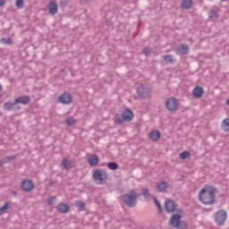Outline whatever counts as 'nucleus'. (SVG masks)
I'll use <instances>...</instances> for the list:
<instances>
[{
  "label": "nucleus",
  "mask_w": 229,
  "mask_h": 229,
  "mask_svg": "<svg viewBox=\"0 0 229 229\" xmlns=\"http://www.w3.org/2000/svg\"><path fill=\"white\" fill-rule=\"evenodd\" d=\"M216 192L217 188L206 189L203 188L199 193V199L203 205H214L216 203Z\"/></svg>",
  "instance_id": "obj_1"
},
{
  "label": "nucleus",
  "mask_w": 229,
  "mask_h": 229,
  "mask_svg": "<svg viewBox=\"0 0 229 229\" xmlns=\"http://www.w3.org/2000/svg\"><path fill=\"white\" fill-rule=\"evenodd\" d=\"M122 199L126 207L133 208V207L137 206V199H139V196L137 195V191H135V190H131L129 193L123 194Z\"/></svg>",
  "instance_id": "obj_2"
},
{
  "label": "nucleus",
  "mask_w": 229,
  "mask_h": 229,
  "mask_svg": "<svg viewBox=\"0 0 229 229\" xmlns=\"http://www.w3.org/2000/svg\"><path fill=\"white\" fill-rule=\"evenodd\" d=\"M226 219H228V213H226V210L220 209L215 213V223H216L217 226H225Z\"/></svg>",
  "instance_id": "obj_3"
},
{
  "label": "nucleus",
  "mask_w": 229,
  "mask_h": 229,
  "mask_svg": "<svg viewBox=\"0 0 229 229\" xmlns=\"http://www.w3.org/2000/svg\"><path fill=\"white\" fill-rule=\"evenodd\" d=\"M93 179L96 182H100V183H106V180H108V174H106V171L103 169H96L93 171Z\"/></svg>",
  "instance_id": "obj_4"
},
{
  "label": "nucleus",
  "mask_w": 229,
  "mask_h": 229,
  "mask_svg": "<svg viewBox=\"0 0 229 229\" xmlns=\"http://www.w3.org/2000/svg\"><path fill=\"white\" fill-rule=\"evenodd\" d=\"M177 205L174 200H166L165 202V209L167 214H173V212H178V214H183V210L176 208Z\"/></svg>",
  "instance_id": "obj_5"
},
{
  "label": "nucleus",
  "mask_w": 229,
  "mask_h": 229,
  "mask_svg": "<svg viewBox=\"0 0 229 229\" xmlns=\"http://www.w3.org/2000/svg\"><path fill=\"white\" fill-rule=\"evenodd\" d=\"M165 105L168 112H176V110H178V100L174 98H168Z\"/></svg>",
  "instance_id": "obj_6"
},
{
  "label": "nucleus",
  "mask_w": 229,
  "mask_h": 229,
  "mask_svg": "<svg viewBox=\"0 0 229 229\" xmlns=\"http://www.w3.org/2000/svg\"><path fill=\"white\" fill-rule=\"evenodd\" d=\"M169 225L173 228H180L182 225V215L178 213L174 214L169 220Z\"/></svg>",
  "instance_id": "obj_7"
},
{
  "label": "nucleus",
  "mask_w": 229,
  "mask_h": 229,
  "mask_svg": "<svg viewBox=\"0 0 229 229\" xmlns=\"http://www.w3.org/2000/svg\"><path fill=\"white\" fill-rule=\"evenodd\" d=\"M21 187L24 192H31V190L35 189V183L32 180L26 179L21 182Z\"/></svg>",
  "instance_id": "obj_8"
},
{
  "label": "nucleus",
  "mask_w": 229,
  "mask_h": 229,
  "mask_svg": "<svg viewBox=\"0 0 229 229\" xmlns=\"http://www.w3.org/2000/svg\"><path fill=\"white\" fill-rule=\"evenodd\" d=\"M17 105L15 100L14 102H5L4 104V110H5V112H18V110H21V106Z\"/></svg>",
  "instance_id": "obj_9"
},
{
  "label": "nucleus",
  "mask_w": 229,
  "mask_h": 229,
  "mask_svg": "<svg viewBox=\"0 0 229 229\" xmlns=\"http://www.w3.org/2000/svg\"><path fill=\"white\" fill-rule=\"evenodd\" d=\"M137 94L141 99H147V98H149V89L144 86H140L137 89Z\"/></svg>",
  "instance_id": "obj_10"
},
{
  "label": "nucleus",
  "mask_w": 229,
  "mask_h": 229,
  "mask_svg": "<svg viewBox=\"0 0 229 229\" xmlns=\"http://www.w3.org/2000/svg\"><path fill=\"white\" fill-rule=\"evenodd\" d=\"M72 101V96L68 92H64L59 97V102H61L62 105H71Z\"/></svg>",
  "instance_id": "obj_11"
},
{
  "label": "nucleus",
  "mask_w": 229,
  "mask_h": 229,
  "mask_svg": "<svg viewBox=\"0 0 229 229\" xmlns=\"http://www.w3.org/2000/svg\"><path fill=\"white\" fill-rule=\"evenodd\" d=\"M175 53L180 56L189 55V46H187L186 44H181L179 47L175 48Z\"/></svg>",
  "instance_id": "obj_12"
},
{
  "label": "nucleus",
  "mask_w": 229,
  "mask_h": 229,
  "mask_svg": "<svg viewBox=\"0 0 229 229\" xmlns=\"http://www.w3.org/2000/svg\"><path fill=\"white\" fill-rule=\"evenodd\" d=\"M122 117L125 121V123H130L131 121H133V111L130 108H126L122 113Z\"/></svg>",
  "instance_id": "obj_13"
},
{
  "label": "nucleus",
  "mask_w": 229,
  "mask_h": 229,
  "mask_svg": "<svg viewBox=\"0 0 229 229\" xmlns=\"http://www.w3.org/2000/svg\"><path fill=\"white\" fill-rule=\"evenodd\" d=\"M15 103L18 105H30L31 102V97L30 96H21L14 99Z\"/></svg>",
  "instance_id": "obj_14"
},
{
  "label": "nucleus",
  "mask_w": 229,
  "mask_h": 229,
  "mask_svg": "<svg viewBox=\"0 0 229 229\" xmlns=\"http://www.w3.org/2000/svg\"><path fill=\"white\" fill-rule=\"evenodd\" d=\"M156 189L157 192H165L169 189V182L165 181H161L157 183Z\"/></svg>",
  "instance_id": "obj_15"
},
{
  "label": "nucleus",
  "mask_w": 229,
  "mask_h": 229,
  "mask_svg": "<svg viewBox=\"0 0 229 229\" xmlns=\"http://www.w3.org/2000/svg\"><path fill=\"white\" fill-rule=\"evenodd\" d=\"M48 12L51 15H56L58 13V4L55 1H51L48 4Z\"/></svg>",
  "instance_id": "obj_16"
},
{
  "label": "nucleus",
  "mask_w": 229,
  "mask_h": 229,
  "mask_svg": "<svg viewBox=\"0 0 229 229\" xmlns=\"http://www.w3.org/2000/svg\"><path fill=\"white\" fill-rule=\"evenodd\" d=\"M88 164L91 167H96V165H98V164H99V157H98V155L89 156L88 158Z\"/></svg>",
  "instance_id": "obj_17"
},
{
  "label": "nucleus",
  "mask_w": 229,
  "mask_h": 229,
  "mask_svg": "<svg viewBox=\"0 0 229 229\" xmlns=\"http://www.w3.org/2000/svg\"><path fill=\"white\" fill-rule=\"evenodd\" d=\"M161 134L158 131V130H153L149 133V139L152 140V142H158V140L160 139Z\"/></svg>",
  "instance_id": "obj_18"
},
{
  "label": "nucleus",
  "mask_w": 229,
  "mask_h": 229,
  "mask_svg": "<svg viewBox=\"0 0 229 229\" xmlns=\"http://www.w3.org/2000/svg\"><path fill=\"white\" fill-rule=\"evenodd\" d=\"M71 208L67 204L59 203L56 207L57 211L60 212V214H67L69 212Z\"/></svg>",
  "instance_id": "obj_19"
},
{
  "label": "nucleus",
  "mask_w": 229,
  "mask_h": 229,
  "mask_svg": "<svg viewBox=\"0 0 229 229\" xmlns=\"http://www.w3.org/2000/svg\"><path fill=\"white\" fill-rule=\"evenodd\" d=\"M204 92L205 91L203 90L201 86H197L193 89L192 94L196 98V99H199V98H201V96H203Z\"/></svg>",
  "instance_id": "obj_20"
},
{
  "label": "nucleus",
  "mask_w": 229,
  "mask_h": 229,
  "mask_svg": "<svg viewBox=\"0 0 229 229\" xmlns=\"http://www.w3.org/2000/svg\"><path fill=\"white\" fill-rule=\"evenodd\" d=\"M192 4H194L192 0H182L181 6L182 10H191V8H192Z\"/></svg>",
  "instance_id": "obj_21"
},
{
  "label": "nucleus",
  "mask_w": 229,
  "mask_h": 229,
  "mask_svg": "<svg viewBox=\"0 0 229 229\" xmlns=\"http://www.w3.org/2000/svg\"><path fill=\"white\" fill-rule=\"evenodd\" d=\"M114 121L115 124H124V122H125L124 118L121 116V114H119L114 115Z\"/></svg>",
  "instance_id": "obj_22"
},
{
  "label": "nucleus",
  "mask_w": 229,
  "mask_h": 229,
  "mask_svg": "<svg viewBox=\"0 0 229 229\" xmlns=\"http://www.w3.org/2000/svg\"><path fill=\"white\" fill-rule=\"evenodd\" d=\"M107 167L110 169V171H117L119 169V164L116 162H109L106 164Z\"/></svg>",
  "instance_id": "obj_23"
},
{
  "label": "nucleus",
  "mask_w": 229,
  "mask_h": 229,
  "mask_svg": "<svg viewBox=\"0 0 229 229\" xmlns=\"http://www.w3.org/2000/svg\"><path fill=\"white\" fill-rule=\"evenodd\" d=\"M141 194L144 196L145 199H151V193L148 188H141Z\"/></svg>",
  "instance_id": "obj_24"
},
{
  "label": "nucleus",
  "mask_w": 229,
  "mask_h": 229,
  "mask_svg": "<svg viewBox=\"0 0 229 229\" xmlns=\"http://www.w3.org/2000/svg\"><path fill=\"white\" fill-rule=\"evenodd\" d=\"M217 17H219V14L216 12V10L209 11L208 19L210 21H216V19H217Z\"/></svg>",
  "instance_id": "obj_25"
},
{
  "label": "nucleus",
  "mask_w": 229,
  "mask_h": 229,
  "mask_svg": "<svg viewBox=\"0 0 229 229\" xmlns=\"http://www.w3.org/2000/svg\"><path fill=\"white\" fill-rule=\"evenodd\" d=\"M0 42L1 44H5V46H12L13 44L12 38H2Z\"/></svg>",
  "instance_id": "obj_26"
},
{
  "label": "nucleus",
  "mask_w": 229,
  "mask_h": 229,
  "mask_svg": "<svg viewBox=\"0 0 229 229\" xmlns=\"http://www.w3.org/2000/svg\"><path fill=\"white\" fill-rule=\"evenodd\" d=\"M222 130L224 131H229V118H225L223 122H222Z\"/></svg>",
  "instance_id": "obj_27"
},
{
  "label": "nucleus",
  "mask_w": 229,
  "mask_h": 229,
  "mask_svg": "<svg viewBox=\"0 0 229 229\" xmlns=\"http://www.w3.org/2000/svg\"><path fill=\"white\" fill-rule=\"evenodd\" d=\"M191 157V152L184 150L182 151L180 155H179V158H181V160H187V158H189Z\"/></svg>",
  "instance_id": "obj_28"
},
{
  "label": "nucleus",
  "mask_w": 229,
  "mask_h": 229,
  "mask_svg": "<svg viewBox=\"0 0 229 229\" xmlns=\"http://www.w3.org/2000/svg\"><path fill=\"white\" fill-rule=\"evenodd\" d=\"M65 123L67 126H74V124H76V120H74L72 116H69L66 118Z\"/></svg>",
  "instance_id": "obj_29"
},
{
  "label": "nucleus",
  "mask_w": 229,
  "mask_h": 229,
  "mask_svg": "<svg viewBox=\"0 0 229 229\" xmlns=\"http://www.w3.org/2000/svg\"><path fill=\"white\" fill-rule=\"evenodd\" d=\"M62 164L63 167H64L65 169H71L72 167V163L67 158H64Z\"/></svg>",
  "instance_id": "obj_30"
},
{
  "label": "nucleus",
  "mask_w": 229,
  "mask_h": 229,
  "mask_svg": "<svg viewBox=\"0 0 229 229\" xmlns=\"http://www.w3.org/2000/svg\"><path fill=\"white\" fill-rule=\"evenodd\" d=\"M75 205L77 207V208H79V210H85V202L81 201V200H77L75 202Z\"/></svg>",
  "instance_id": "obj_31"
},
{
  "label": "nucleus",
  "mask_w": 229,
  "mask_h": 229,
  "mask_svg": "<svg viewBox=\"0 0 229 229\" xmlns=\"http://www.w3.org/2000/svg\"><path fill=\"white\" fill-rule=\"evenodd\" d=\"M8 208H10V205L8 204V202H6L4 204L2 208H0V216H3V214H5Z\"/></svg>",
  "instance_id": "obj_32"
},
{
  "label": "nucleus",
  "mask_w": 229,
  "mask_h": 229,
  "mask_svg": "<svg viewBox=\"0 0 229 229\" xmlns=\"http://www.w3.org/2000/svg\"><path fill=\"white\" fill-rule=\"evenodd\" d=\"M151 53H153V49H151L149 47H146L142 49V54L145 55V56H149Z\"/></svg>",
  "instance_id": "obj_33"
},
{
  "label": "nucleus",
  "mask_w": 229,
  "mask_h": 229,
  "mask_svg": "<svg viewBox=\"0 0 229 229\" xmlns=\"http://www.w3.org/2000/svg\"><path fill=\"white\" fill-rule=\"evenodd\" d=\"M15 158V156H7L3 159L2 164H8Z\"/></svg>",
  "instance_id": "obj_34"
},
{
  "label": "nucleus",
  "mask_w": 229,
  "mask_h": 229,
  "mask_svg": "<svg viewBox=\"0 0 229 229\" xmlns=\"http://www.w3.org/2000/svg\"><path fill=\"white\" fill-rule=\"evenodd\" d=\"M165 62H167V64H174V61L173 60L172 55H167L164 56Z\"/></svg>",
  "instance_id": "obj_35"
},
{
  "label": "nucleus",
  "mask_w": 229,
  "mask_h": 229,
  "mask_svg": "<svg viewBox=\"0 0 229 229\" xmlns=\"http://www.w3.org/2000/svg\"><path fill=\"white\" fill-rule=\"evenodd\" d=\"M55 201H56V197H48L47 199V203L50 207H52V205H55Z\"/></svg>",
  "instance_id": "obj_36"
},
{
  "label": "nucleus",
  "mask_w": 229,
  "mask_h": 229,
  "mask_svg": "<svg viewBox=\"0 0 229 229\" xmlns=\"http://www.w3.org/2000/svg\"><path fill=\"white\" fill-rule=\"evenodd\" d=\"M154 203L157 207L160 213H162V205H160V202L157 199V197H154Z\"/></svg>",
  "instance_id": "obj_37"
},
{
  "label": "nucleus",
  "mask_w": 229,
  "mask_h": 229,
  "mask_svg": "<svg viewBox=\"0 0 229 229\" xmlns=\"http://www.w3.org/2000/svg\"><path fill=\"white\" fill-rule=\"evenodd\" d=\"M16 6L18 8H24V0H16Z\"/></svg>",
  "instance_id": "obj_38"
},
{
  "label": "nucleus",
  "mask_w": 229,
  "mask_h": 229,
  "mask_svg": "<svg viewBox=\"0 0 229 229\" xmlns=\"http://www.w3.org/2000/svg\"><path fill=\"white\" fill-rule=\"evenodd\" d=\"M60 5L61 8H65L67 6V0L61 1Z\"/></svg>",
  "instance_id": "obj_39"
},
{
  "label": "nucleus",
  "mask_w": 229,
  "mask_h": 229,
  "mask_svg": "<svg viewBox=\"0 0 229 229\" xmlns=\"http://www.w3.org/2000/svg\"><path fill=\"white\" fill-rule=\"evenodd\" d=\"M6 0H0V6H4Z\"/></svg>",
  "instance_id": "obj_40"
},
{
  "label": "nucleus",
  "mask_w": 229,
  "mask_h": 229,
  "mask_svg": "<svg viewBox=\"0 0 229 229\" xmlns=\"http://www.w3.org/2000/svg\"><path fill=\"white\" fill-rule=\"evenodd\" d=\"M4 164H6V163H3V159L0 160V167H3V165H4Z\"/></svg>",
  "instance_id": "obj_41"
},
{
  "label": "nucleus",
  "mask_w": 229,
  "mask_h": 229,
  "mask_svg": "<svg viewBox=\"0 0 229 229\" xmlns=\"http://www.w3.org/2000/svg\"><path fill=\"white\" fill-rule=\"evenodd\" d=\"M13 196H17V191H13Z\"/></svg>",
  "instance_id": "obj_42"
},
{
  "label": "nucleus",
  "mask_w": 229,
  "mask_h": 229,
  "mask_svg": "<svg viewBox=\"0 0 229 229\" xmlns=\"http://www.w3.org/2000/svg\"><path fill=\"white\" fill-rule=\"evenodd\" d=\"M226 105L229 106V98L226 100Z\"/></svg>",
  "instance_id": "obj_43"
},
{
  "label": "nucleus",
  "mask_w": 229,
  "mask_h": 229,
  "mask_svg": "<svg viewBox=\"0 0 229 229\" xmlns=\"http://www.w3.org/2000/svg\"><path fill=\"white\" fill-rule=\"evenodd\" d=\"M222 1V3H224V2H229V0H221Z\"/></svg>",
  "instance_id": "obj_44"
},
{
  "label": "nucleus",
  "mask_w": 229,
  "mask_h": 229,
  "mask_svg": "<svg viewBox=\"0 0 229 229\" xmlns=\"http://www.w3.org/2000/svg\"><path fill=\"white\" fill-rule=\"evenodd\" d=\"M50 185H53V182H50Z\"/></svg>",
  "instance_id": "obj_45"
},
{
  "label": "nucleus",
  "mask_w": 229,
  "mask_h": 229,
  "mask_svg": "<svg viewBox=\"0 0 229 229\" xmlns=\"http://www.w3.org/2000/svg\"><path fill=\"white\" fill-rule=\"evenodd\" d=\"M1 89H2V87H1V85H0V90H1Z\"/></svg>",
  "instance_id": "obj_46"
}]
</instances>
